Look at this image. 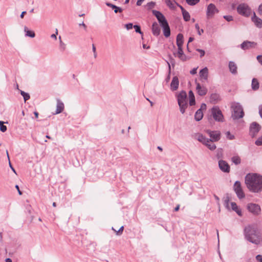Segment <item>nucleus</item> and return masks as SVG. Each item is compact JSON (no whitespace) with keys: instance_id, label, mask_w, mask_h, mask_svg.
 I'll use <instances>...</instances> for the list:
<instances>
[{"instance_id":"obj_38","label":"nucleus","mask_w":262,"mask_h":262,"mask_svg":"<svg viewBox=\"0 0 262 262\" xmlns=\"http://www.w3.org/2000/svg\"><path fill=\"white\" fill-rule=\"evenodd\" d=\"M4 122L0 121V130L2 132H5L7 130V126L3 124Z\"/></svg>"},{"instance_id":"obj_35","label":"nucleus","mask_w":262,"mask_h":262,"mask_svg":"<svg viewBox=\"0 0 262 262\" xmlns=\"http://www.w3.org/2000/svg\"><path fill=\"white\" fill-rule=\"evenodd\" d=\"M232 162L236 165H238L241 163V159L238 156H234L232 158Z\"/></svg>"},{"instance_id":"obj_10","label":"nucleus","mask_w":262,"mask_h":262,"mask_svg":"<svg viewBox=\"0 0 262 262\" xmlns=\"http://www.w3.org/2000/svg\"><path fill=\"white\" fill-rule=\"evenodd\" d=\"M219 12V10L216 8L215 5L213 4H210L208 5L207 11H206V16L208 19L211 18L213 17L215 13Z\"/></svg>"},{"instance_id":"obj_14","label":"nucleus","mask_w":262,"mask_h":262,"mask_svg":"<svg viewBox=\"0 0 262 262\" xmlns=\"http://www.w3.org/2000/svg\"><path fill=\"white\" fill-rule=\"evenodd\" d=\"M187 94L185 91H182L177 96L178 103L179 105L181 103H187Z\"/></svg>"},{"instance_id":"obj_19","label":"nucleus","mask_w":262,"mask_h":262,"mask_svg":"<svg viewBox=\"0 0 262 262\" xmlns=\"http://www.w3.org/2000/svg\"><path fill=\"white\" fill-rule=\"evenodd\" d=\"M152 32L155 36H158L161 32V29L157 22H154L152 25Z\"/></svg>"},{"instance_id":"obj_16","label":"nucleus","mask_w":262,"mask_h":262,"mask_svg":"<svg viewBox=\"0 0 262 262\" xmlns=\"http://www.w3.org/2000/svg\"><path fill=\"white\" fill-rule=\"evenodd\" d=\"M179 81L177 76H174L172 78L171 82L170 83V89L172 91H176L179 87Z\"/></svg>"},{"instance_id":"obj_9","label":"nucleus","mask_w":262,"mask_h":262,"mask_svg":"<svg viewBox=\"0 0 262 262\" xmlns=\"http://www.w3.org/2000/svg\"><path fill=\"white\" fill-rule=\"evenodd\" d=\"M206 133L210 136V140L211 142H216L221 139V133L218 130L212 131L209 129L205 130Z\"/></svg>"},{"instance_id":"obj_60","label":"nucleus","mask_w":262,"mask_h":262,"mask_svg":"<svg viewBox=\"0 0 262 262\" xmlns=\"http://www.w3.org/2000/svg\"><path fill=\"white\" fill-rule=\"evenodd\" d=\"M9 166H10V167L11 168V169L13 170V171L14 172L16 173V172H15V170L14 168L12 167V165H11V164L10 160H9Z\"/></svg>"},{"instance_id":"obj_64","label":"nucleus","mask_w":262,"mask_h":262,"mask_svg":"<svg viewBox=\"0 0 262 262\" xmlns=\"http://www.w3.org/2000/svg\"><path fill=\"white\" fill-rule=\"evenodd\" d=\"M259 113L260 117L262 118V107L260 109H259Z\"/></svg>"},{"instance_id":"obj_7","label":"nucleus","mask_w":262,"mask_h":262,"mask_svg":"<svg viewBox=\"0 0 262 262\" xmlns=\"http://www.w3.org/2000/svg\"><path fill=\"white\" fill-rule=\"evenodd\" d=\"M248 211L254 215H258L260 213L261 208L259 205L254 203H249L247 205Z\"/></svg>"},{"instance_id":"obj_43","label":"nucleus","mask_w":262,"mask_h":262,"mask_svg":"<svg viewBox=\"0 0 262 262\" xmlns=\"http://www.w3.org/2000/svg\"><path fill=\"white\" fill-rule=\"evenodd\" d=\"M223 17L228 21H231L233 19V17L231 15H224Z\"/></svg>"},{"instance_id":"obj_12","label":"nucleus","mask_w":262,"mask_h":262,"mask_svg":"<svg viewBox=\"0 0 262 262\" xmlns=\"http://www.w3.org/2000/svg\"><path fill=\"white\" fill-rule=\"evenodd\" d=\"M256 42L254 41H244L241 45V48L244 50H248L251 48H254L256 46Z\"/></svg>"},{"instance_id":"obj_62","label":"nucleus","mask_w":262,"mask_h":262,"mask_svg":"<svg viewBox=\"0 0 262 262\" xmlns=\"http://www.w3.org/2000/svg\"><path fill=\"white\" fill-rule=\"evenodd\" d=\"M180 8V9L182 11V12H183L184 11H185V10L184 9V8L181 5H179L178 4H176Z\"/></svg>"},{"instance_id":"obj_46","label":"nucleus","mask_w":262,"mask_h":262,"mask_svg":"<svg viewBox=\"0 0 262 262\" xmlns=\"http://www.w3.org/2000/svg\"><path fill=\"white\" fill-rule=\"evenodd\" d=\"M178 57L182 61H186L188 59V58L184 54L182 55L178 56Z\"/></svg>"},{"instance_id":"obj_23","label":"nucleus","mask_w":262,"mask_h":262,"mask_svg":"<svg viewBox=\"0 0 262 262\" xmlns=\"http://www.w3.org/2000/svg\"><path fill=\"white\" fill-rule=\"evenodd\" d=\"M231 209L232 210L236 212V213L240 216L242 215V211L238 208L237 204L235 202L231 203Z\"/></svg>"},{"instance_id":"obj_55","label":"nucleus","mask_w":262,"mask_h":262,"mask_svg":"<svg viewBox=\"0 0 262 262\" xmlns=\"http://www.w3.org/2000/svg\"><path fill=\"white\" fill-rule=\"evenodd\" d=\"M58 33V31H57V30L56 29V34H53L51 35V37L52 38H54L55 39H57V36H56V34Z\"/></svg>"},{"instance_id":"obj_5","label":"nucleus","mask_w":262,"mask_h":262,"mask_svg":"<svg viewBox=\"0 0 262 262\" xmlns=\"http://www.w3.org/2000/svg\"><path fill=\"white\" fill-rule=\"evenodd\" d=\"M237 12L239 15L248 17L251 15L252 10L247 4L244 3L238 5Z\"/></svg>"},{"instance_id":"obj_51","label":"nucleus","mask_w":262,"mask_h":262,"mask_svg":"<svg viewBox=\"0 0 262 262\" xmlns=\"http://www.w3.org/2000/svg\"><path fill=\"white\" fill-rule=\"evenodd\" d=\"M256 259L257 260V261H258V262H262V255H257L256 256Z\"/></svg>"},{"instance_id":"obj_32","label":"nucleus","mask_w":262,"mask_h":262,"mask_svg":"<svg viewBox=\"0 0 262 262\" xmlns=\"http://www.w3.org/2000/svg\"><path fill=\"white\" fill-rule=\"evenodd\" d=\"M180 107V110L182 114H184L185 112L186 109L187 107L188 104L187 103H181V105H179Z\"/></svg>"},{"instance_id":"obj_11","label":"nucleus","mask_w":262,"mask_h":262,"mask_svg":"<svg viewBox=\"0 0 262 262\" xmlns=\"http://www.w3.org/2000/svg\"><path fill=\"white\" fill-rule=\"evenodd\" d=\"M260 129V126L256 122H253L250 127V135L252 137H254L258 133Z\"/></svg>"},{"instance_id":"obj_58","label":"nucleus","mask_w":262,"mask_h":262,"mask_svg":"<svg viewBox=\"0 0 262 262\" xmlns=\"http://www.w3.org/2000/svg\"><path fill=\"white\" fill-rule=\"evenodd\" d=\"M15 188L17 189V191H18V192L19 193V195H21L22 194V192L21 191L19 190V186L18 185H15Z\"/></svg>"},{"instance_id":"obj_61","label":"nucleus","mask_w":262,"mask_h":262,"mask_svg":"<svg viewBox=\"0 0 262 262\" xmlns=\"http://www.w3.org/2000/svg\"><path fill=\"white\" fill-rule=\"evenodd\" d=\"M204 32V30L203 29H199V30H198V33L199 35H201L202 34V33H203Z\"/></svg>"},{"instance_id":"obj_2","label":"nucleus","mask_w":262,"mask_h":262,"mask_svg":"<svg viewBox=\"0 0 262 262\" xmlns=\"http://www.w3.org/2000/svg\"><path fill=\"white\" fill-rule=\"evenodd\" d=\"M245 238L249 242L258 245L260 243V235L255 225H250L244 229Z\"/></svg>"},{"instance_id":"obj_34","label":"nucleus","mask_w":262,"mask_h":262,"mask_svg":"<svg viewBox=\"0 0 262 262\" xmlns=\"http://www.w3.org/2000/svg\"><path fill=\"white\" fill-rule=\"evenodd\" d=\"M20 93L21 95L24 97L25 102H26L27 100H28L30 99V95L28 93H26L24 91H21V90H20Z\"/></svg>"},{"instance_id":"obj_18","label":"nucleus","mask_w":262,"mask_h":262,"mask_svg":"<svg viewBox=\"0 0 262 262\" xmlns=\"http://www.w3.org/2000/svg\"><path fill=\"white\" fill-rule=\"evenodd\" d=\"M64 108L63 103L59 99H57L56 110L54 114H58L61 113Z\"/></svg>"},{"instance_id":"obj_8","label":"nucleus","mask_w":262,"mask_h":262,"mask_svg":"<svg viewBox=\"0 0 262 262\" xmlns=\"http://www.w3.org/2000/svg\"><path fill=\"white\" fill-rule=\"evenodd\" d=\"M233 189L236 193L237 196L239 199H242L244 198L245 196V193L243 191L241 184L239 181H236L234 184Z\"/></svg>"},{"instance_id":"obj_28","label":"nucleus","mask_w":262,"mask_h":262,"mask_svg":"<svg viewBox=\"0 0 262 262\" xmlns=\"http://www.w3.org/2000/svg\"><path fill=\"white\" fill-rule=\"evenodd\" d=\"M106 5L107 6H108V7L112 8L113 9H114V12L116 13H117L118 12H122V9L121 8H120L119 7H117V6H116L115 5H113V4H111L110 3H106Z\"/></svg>"},{"instance_id":"obj_50","label":"nucleus","mask_w":262,"mask_h":262,"mask_svg":"<svg viewBox=\"0 0 262 262\" xmlns=\"http://www.w3.org/2000/svg\"><path fill=\"white\" fill-rule=\"evenodd\" d=\"M125 27H126V28L127 30H130V29H132L133 25V24L129 23V24H126L125 25Z\"/></svg>"},{"instance_id":"obj_1","label":"nucleus","mask_w":262,"mask_h":262,"mask_svg":"<svg viewBox=\"0 0 262 262\" xmlns=\"http://www.w3.org/2000/svg\"><path fill=\"white\" fill-rule=\"evenodd\" d=\"M247 188L253 192L262 191V176L257 173H248L245 177Z\"/></svg>"},{"instance_id":"obj_49","label":"nucleus","mask_w":262,"mask_h":262,"mask_svg":"<svg viewBox=\"0 0 262 262\" xmlns=\"http://www.w3.org/2000/svg\"><path fill=\"white\" fill-rule=\"evenodd\" d=\"M218 98H219L218 95L215 94H212L211 96V100H217Z\"/></svg>"},{"instance_id":"obj_63","label":"nucleus","mask_w":262,"mask_h":262,"mask_svg":"<svg viewBox=\"0 0 262 262\" xmlns=\"http://www.w3.org/2000/svg\"><path fill=\"white\" fill-rule=\"evenodd\" d=\"M26 13V11H23L22 12V13H21L20 14V17L23 18H24V15Z\"/></svg>"},{"instance_id":"obj_36","label":"nucleus","mask_w":262,"mask_h":262,"mask_svg":"<svg viewBox=\"0 0 262 262\" xmlns=\"http://www.w3.org/2000/svg\"><path fill=\"white\" fill-rule=\"evenodd\" d=\"M66 44H65L61 39H60V41L59 42V50L61 52H63L66 49Z\"/></svg>"},{"instance_id":"obj_6","label":"nucleus","mask_w":262,"mask_h":262,"mask_svg":"<svg viewBox=\"0 0 262 262\" xmlns=\"http://www.w3.org/2000/svg\"><path fill=\"white\" fill-rule=\"evenodd\" d=\"M211 115L213 119L218 122L223 121V115L221 111L220 110L218 106H214L211 108Z\"/></svg>"},{"instance_id":"obj_27","label":"nucleus","mask_w":262,"mask_h":262,"mask_svg":"<svg viewBox=\"0 0 262 262\" xmlns=\"http://www.w3.org/2000/svg\"><path fill=\"white\" fill-rule=\"evenodd\" d=\"M203 117V114L201 109H199L195 113L194 119L196 121H200Z\"/></svg>"},{"instance_id":"obj_30","label":"nucleus","mask_w":262,"mask_h":262,"mask_svg":"<svg viewBox=\"0 0 262 262\" xmlns=\"http://www.w3.org/2000/svg\"><path fill=\"white\" fill-rule=\"evenodd\" d=\"M205 145L211 150H214L216 148L215 145L209 139V142L205 144Z\"/></svg>"},{"instance_id":"obj_20","label":"nucleus","mask_w":262,"mask_h":262,"mask_svg":"<svg viewBox=\"0 0 262 262\" xmlns=\"http://www.w3.org/2000/svg\"><path fill=\"white\" fill-rule=\"evenodd\" d=\"M200 77L202 79L207 80L208 76V70L207 67H205L200 70L199 72Z\"/></svg>"},{"instance_id":"obj_21","label":"nucleus","mask_w":262,"mask_h":262,"mask_svg":"<svg viewBox=\"0 0 262 262\" xmlns=\"http://www.w3.org/2000/svg\"><path fill=\"white\" fill-rule=\"evenodd\" d=\"M195 139L199 142L205 145V143L209 142V139L201 134H198L195 135Z\"/></svg>"},{"instance_id":"obj_33","label":"nucleus","mask_w":262,"mask_h":262,"mask_svg":"<svg viewBox=\"0 0 262 262\" xmlns=\"http://www.w3.org/2000/svg\"><path fill=\"white\" fill-rule=\"evenodd\" d=\"M182 13L184 19L186 21H189L190 19V16L189 15V13L186 10L184 11Z\"/></svg>"},{"instance_id":"obj_25","label":"nucleus","mask_w":262,"mask_h":262,"mask_svg":"<svg viewBox=\"0 0 262 262\" xmlns=\"http://www.w3.org/2000/svg\"><path fill=\"white\" fill-rule=\"evenodd\" d=\"M189 98V105L191 106L194 105L195 104V97L192 91H190L188 93Z\"/></svg>"},{"instance_id":"obj_44","label":"nucleus","mask_w":262,"mask_h":262,"mask_svg":"<svg viewBox=\"0 0 262 262\" xmlns=\"http://www.w3.org/2000/svg\"><path fill=\"white\" fill-rule=\"evenodd\" d=\"M92 51L94 53V57L96 58L97 56V52H96V48L94 44L92 45Z\"/></svg>"},{"instance_id":"obj_57","label":"nucleus","mask_w":262,"mask_h":262,"mask_svg":"<svg viewBox=\"0 0 262 262\" xmlns=\"http://www.w3.org/2000/svg\"><path fill=\"white\" fill-rule=\"evenodd\" d=\"M124 227L123 226H121L119 230L117 232V233L119 234L120 232L122 233Z\"/></svg>"},{"instance_id":"obj_4","label":"nucleus","mask_w":262,"mask_h":262,"mask_svg":"<svg viewBox=\"0 0 262 262\" xmlns=\"http://www.w3.org/2000/svg\"><path fill=\"white\" fill-rule=\"evenodd\" d=\"M231 108L233 110L232 117L233 119H238L244 117V113L243 107L239 103H232Z\"/></svg>"},{"instance_id":"obj_59","label":"nucleus","mask_w":262,"mask_h":262,"mask_svg":"<svg viewBox=\"0 0 262 262\" xmlns=\"http://www.w3.org/2000/svg\"><path fill=\"white\" fill-rule=\"evenodd\" d=\"M144 0H138L137 2V3H136V5L137 6H141V4H142V2L143 1H144Z\"/></svg>"},{"instance_id":"obj_40","label":"nucleus","mask_w":262,"mask_h":262,"mask_svg":"<svg viewBox=\"0 0 262 262\" xmlns=\"http://www.w3.org/2000/svg\"><path fill=\"white\" fill-rule=\"evenodd\" d=\"M229 198L228 196L226 197L224 200V205H225L226 207L229 209Z\"/></svg>"},{"instance_id":"obj_53","label":"nucleus","mask_w":262,"mask_h":262,"mask_svg":"<svg viewBox=\"0 0 262 262\" xmlns=\"http://www.w3.org/2000/svg\"><path fill=\"white\" fill-rule=\"evenodd\" d=\"M198 68H193L190 71V73L192 75H194L196 73V70Z\"/></svg>"},{"instance_id":"obj_13","label":"nucleus","mask_w":262,"mask_h":262,"mask_svg":"<svg viewBox=\"0 0 262 262\" xmlns=\"http://www.w3.org/2000/svg\"><path fill=\"white\" fill-rule=\"evenodd\" d=\"M195 83L196 90L198 95L201 96L205 95L208 92L207 89L205 86L201 85L200 83L196 81H195Z\"/></svg>"},{"instance_id":"obj_39","label":"nucleus","mask_w":262,"mask_h":262,"mask_svg":"<svg viewBox=\"0 0 262 262\" xmlns=\"http://www.w3.org/2000/svg\"><path fill=\"white\" fill-rule=\"evenodd\" d=\"M226 137L229 140H233L235 138L234 135H231L230 132H227L226 133Z\"/></svg>"},{"instance_id":"obj_24","label":"nucleus","mask_w":262,"mask_h":262,"mask_svg":"<svg viewBox=\"0 0 262 262\" xmlns=\"http://www.w3.org/2000/svg\"><path fill=\"white\" fill-rule=\"evenodd\" d=\"M176 42L178 47H182L183 44V34L179 33L177 35Z\"/></svg>"},{"instance_id":"obj_45","label":"nucleus","mask_w":262,"mask_h":262,"mask_svg":"<svg viewBox=\"0 0 262 262\" xmlns=\"http://www.w3.org/2000/svg\"><path fill=\"white\" fill-rule=\"evenodd\" d=\"M184 54V52L183 51L182 47H178V51L177 52L178 56L182 55Z\"/></svg>"},{"instance_id":"obj_48","label":"nucleus","mask_w":262,"mask_h":262,"mask_svg":"<svg viewBox=\"0 0 262 262\" xmlns=\"http://www.w3.org/2000/svg\"><path fill=\"white\" fill-rule=\"evenodd\" d=\"M196 51L200 53V57H202L204 56L205 55V51L202 49H197Z\"/></svg>"},{"instance_id":"obj_52","label":"nucleus","mask_w":262,"mask_h":262,"mask_svg":"<svg viewBox=\"0 0 262 262\" xmlns=\"http://www.w3.org/2000/svg\"><path fill=\"white\" fill-rule=\"evenodd\" d=\"M257 60L259 62V63L262 65V55H258L256 57Z\"/></svg>"},{"instance_id":"obj_56","label":"nucleus","mask_w":262,"mask_h":262,"mask_svg":"<svg viewBox=\"0 0 262 262\" xmlns=\"http://www.w3.org/2000/svg\"><path fill=\"white\" fill-rule=\"evenodd\" d=\"M200 109H201L202 111L203 110H206V105L205 103H202L201 105V108Z\"/></svg>"},{"instance_id":"obj_42","label":"nucleus","mask_w":262,"mask_h":262,"mask_svg":"<svg viewBox=\"0 0 262 262\" xmlns=\"http://www.w3.org/2000/svg\"><path fill=\"white\" fill-rule=\"evenodd\" d=\"M255 144L257 146H260L262 144V136L258 138V139L255 141Z\"/></svg>"},{"instance_id":"obj_3","label":"nucleus","mask_w":262,"mask_h":262,"mask_svg":"<svg viewBox=\"0 0 262 262\" xmlns=\"http://www.w3.org/2000/svg\"><path fill=\"white\" fill-rule=\"evenodd\" d=\"M152 12L156 17L161 27L162 28L164 35L166 37H168L170 35V29L165 16L160 11L155 10H152Z\"/></svg>"},{"instance_id":"obj_37","label":"nucleus","mask_w":262,"mask_h":262,"mask_svg":"<svg viewBox=\"0 0 262 262\" xmlns=\"http://www.w3.org/2000/svg\"><path fill=\"white\" fill-rule=\"evenodd\" d=\"M186 1L188 5L193 6L198 3L200 0H186Z\"/></svg>"},{"instance_id":"obj_15","label":"nucleus","mask_w":262,"mask_h":262,"mask_svg":"<svg viewBox=\"0 0 262 262\" xmlns=\"http://www.w3.org/2000/svg\"><path fill=\"white\" fill-rule=\"evenodd\" d=\"M219 166L220 169L224 172H229L230 171V166L225 161L220 160L219 161Z\"/></svg>"},{"instance_id":"obj_17","label":"nucleus","mask_w":262,"mask_h":262,"mask_svg":"<svg viewBox=\"0 0 262 262\" xmlns=\"http://www.w3.org/2000/svg\"><path fill=\"white\" fill-rule=\"evenodd\" d=\"M251 20L257 28H262V19L257 17L255 12H253V15L251 18Z\"/></svg>"},{"instance_id":"obj_26","label":"nucleus","mask_w":262,"mask_h":262,"mask_svg":"<svg viewBox=\"0 0 262 262\" xmlns=\"http://www.w3.org/2000/svg\"><path fill=\"white\" fill-rule=\"evenodd\" d=\"M24 31L25 32L26 36L33 38L35 36L34 32L33 31L29 30L26 26H25L24 27Z\"/></svg>"},{"instance_id":"obj_47","label":"nucleus","mask_w":262,"mask_h":262,"mask_svg":"<svg viewBox=\"0 0 262 262\" xmlns=\"http://www.w3.org/2000/svg\"><path fill=\"white\" fill-rule=\"evenodd\" d=\"M155 5V3L153 2H149V3H147V4L148 8L149 9H151V8H154Z\"/></svg>"},{"instance_id":"obj_41","label":"nucleus","mask_w":262,"mask_h":262,"mask_svg":"<svg viewBox=\"0 0 262 262\" xmlns=\"http://www.w3.org/2000/svg\"><path fill=\"white\" fill-rule=\"evenodd\" d=\"M134 28L135 29V31L137 33H139L140 34H142V32L141 31L140 27L138 25H134Z\"/></svg>"},{"instance_id":"obj_54","label":"nucleus","mask_w":262,"mask_h":262,"mask_svg":"<svg viewBox=\"0 0 262 262\" xmlns=\"http://www.w3.org/2000/svg\"><path fill=\"white\" fill-rule=\"evenodd\" d=\"M258 11L259 14L262 15V4H260L258 8Z\"/></svg>"},{"instance_id":"obj_22","label":"nucleus","mask_w":262,"mask_h":262,"mask_svg":"<svg viewBox=\"0 0 262 262\" xmlns=\"http://www.w3.org/2000/svg\"><path fill=\"white\" fill-rule=\"evenodd\" d=\"M237 66L236 64L233 61H229V69L230 72L232 74H237Z\"/></svg>"},{"instance_id":"obj_31","label":"nucleus","mask_w":262,"mask_h":262,"mask_svg":"<svg viewBox=\"0 0 262 262\" xmlns=\"http://www.w3.org/2000/svg\"><path fill=\"white\" fill-rule=\"evenodd\" d=\"M165 2L167 6H168L170 8H174V4H177L175 0H165Z\"/></svg>"},{"instance_id":"obj_29","label":"nucleus","mask_w":262,"mask_h":262,"mask_svg":"<svg viewBox=\"0 0 262 262\" xmlns=\"http://www.w3.org/2000/svg\"><path fill=\"white\" fill-rule=\"evenodd\" d=\"M252 89L253 90H257L259 88V82L256 78H253L251 83Z\"/></svg>"}]
</instances>
